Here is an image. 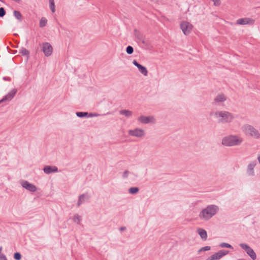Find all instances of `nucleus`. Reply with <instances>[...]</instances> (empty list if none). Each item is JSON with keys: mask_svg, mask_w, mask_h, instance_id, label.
<instances>
[{"mask_svg": "<svg viewBox=\"0 0 260 260\" xmlns=\"http://www.w3.org/2000/svg\"><path fill=\"white\" fill-rule=\"evenodd\" d=\"M257 159H258L259 163L260 164V155L258 156Z\"/></svg>", "mask_w": 260, "mask_h": 260, "instance_id": "42", "label": "nucleus"}, {"mask_svg": "<svg viewBox=\"0 0 260 260\" xmlns=\"http://www.w3.org/2000/svg\"><path fill=\"white\" fill-rule=\"evenodd\" d=\"M6 15V11L3 7L0 8V17H3Z\"/></svg>", "mask_w": 260, "mask_h": 260, "instance_id": "32", "label": "nucleus"}, {"mask_svg": "<svg viewBox=\"0 0 260 260\" xmlns=\"http://www.w3.org/2000/svg\"><path fill=\"white\" fill-rule=\"evenodd\" d=\"M14 2L17 3H20V2H21V0H13Z\"/></svg>", "mask_w": 260, "mask_h": 260, "instance_id": "40", "label": "nucleus"}, {"mask_svg": "<svg viewBox=\"0 0 260 260\" xmlns=\"http://www.w3.org/2000/svg\"><path fill=\"white\" fill-rule=\"evenodd\" d=\"M20 53L23 56H28L29 54V51L26 48L22 47L19 50Z\"/></svg>", "mask_w": 260, "mask_h": 260, "instance_id": "25", "label": "nucleus"}, {"mask_svg": "<svg viewBox=\"0 0 260 260\" xmlns=\"http://www.w3.org/2000/svg\"><path fill=\"white\" fill-rule=\"evenodd\" d=\"M213 2L214 5L215 6H219L221 4L220 0H213Z\"/></svg>", "mask_w": 260, "mask_h": 260, "instance_id": "35", "label": "nucleus"}, {"mask_svg": "<svg viewBox=\"0 0 260 260\" xmlns=\"http://www.w3.org/2000/svg\"><path fill=\"white\" fill-rule=\"evenodd\" d=\"M218 211L219 207L217 205H208L200 212L199 217L201 220L208 221L216 215Z\"/></svg>", "mask_w": 260, "mask_h": 260, "instance_id": "1", "label": "nucleus"}, {"mask_svg": "<svg viewBox=\"0 0 260 260\" xmlns=\"http://www.w3.org/2000/svg\"><path fill=\"white\" fill-rule=\"evenodd\" d=\"M126 229V228L124 226H121L119 230L120 231H123Z\"/></svg>", "mask_w": 260, "mask_h": 260, "instance_id": "39", "label": "nucleus"}, {"mask_svg": "<svg viewBox=\"0 0 260 260\" xmlns=\"http://www.w3.org/2000/svg\"><path fill=\"white\" fill-rule=\"evenodd\" d=\"M210 249H211L210 246H205V247H203L200 248L198 251V253H200L201 252L203 251L210 250Z\"/></svg>", "mask_w": 260, "mask_h": 260, "instance_id": "31", "label": "nucleus"}, {"mask_svg": "<svg viewBox=\"0 0 260 260\" xmlns=\"http://www.w3.org/2000/svg\"><path fill=\"white\" fill-rule=\"evenodd\" d=\"M256 161L255 160L248 165L247 173L248 174V175L252 176L254 175V168L256 166Z\"/></svg>", "mask_w": 260, "mask_h": 260, "instance_id": "17", "label": "nucleus"}, {"mask_svg": "<svg viewBox=\"0 0 260 260\" xmlns=\"http://www.w3.org/2000/svg\"><path fill=\"white\" fill-rule=\"evenodd\" d=\"M238 260H246V259H243V258H240V259H238Z\"/></svg>", "mask_w": 260, "mask_h": 260, "instance_id": "44", "label": "nucleus"}, {"mask_svg": "<svg viewBox=\"0 0 260 260\" xmlns=\"http://www.w3.org/2000/svg\"><path fill=\"white\" fill-rule=\"evenodd\" d=\"M223 256L221 251L219 250L218 252L212 254L211 256L208 257L206 260H218L222 258Z\"/></svg>", "mask_w": 260, "mask_h": 260, "instance_id": "19", "label": "nucleus"}, {"mask_svg": "<svg viewBox=\"0 0 260 260\" xmlns=\"http://www.w3.org/2000/svg\"><path fill=\"white\" fill-rule=\"evenodd\" d=\"M219 247L222 248H229L232 249H233V247L230 244L227 243H221L219 244Z\"/></svg>", "mask_w": 260, "mask_h": 260, "instance_id": "27", "label": "nucleus"}, {"mask_svg": "<svg viewBox=\"0 0 260 260\" xmlns=\"http://www.w3.org/2000/svg\"><path fill=\"white\" fill-rule=\"evenodd\" d=\"M85 196L87 197V199H89L90 198V197L86 194H82L79 196L77 203V206H80L84 202L83 199Z\"/></svg>", "mask_w": 260, "mask_h": 260, "instance_id": "22", "label": "nucleus"}, {"mask_svg": "<svg viewBox=\"0 0 260 260\" xmlns=\"http://www.w3.org/2000/svg\"><path fill=\"white\" fill-rule=\"evenodd\" d=\"M42 50L44 52V55L47 57L50 56L53 51L51 45L49 43L45 42L42 44Z\"/></svg>", "mask_w": 260, "mask_h": 260, "instance_id": "6", "label": "nucleus"}, {"mask_svg": "<svg viewBox=\"0 0 260 260\" xmlns=\"http://www.w3.org/2000/svg\"><path fill=\"white\" fill-rule=\"evenodd\" d=\"M139 191V188L137 187H132L128 189V192L132 194L137 193Z\"/></svg>", "mask_w": 260, "mask_h": 260, "instance_id": "24", "label": "nucleus"}, {"mask_svg": "<svg viewBox=\"0 0 260 260\" xmlns=\"http://www.w3.org/2000/svg\"><path fill=\"white\" fill-rule=\"evenodd\" d=\"M198 233L200 236L201 238L204 240H206L207 239V232L203 229L199 228L198 229Z\"/></svg>", "mask_w": 260, "mask_h": 260, "instance_id": "20", "label": "nucleus"}, {"mask_svg": "<svg viewBox=\"0 0 260 260\" xmlns=\"http://www.w3.org/2000/svg\"><path fill=\"white\" fill-rule=\"evenodd\" d=\"M13 14H14V17L19 22H21L22 20V15L19 11L15 10L13 12Z\"/></svg>", "mask_w": 260, "mask_h": 260, "instance_id": "23", "label": "nucleus"}, {"mask_svg": "<svg viewBox=\"0 0 260 260\" xmlns=\"http://www.w3.org/2000/svg\"><path fill=\"white\" fill-rule=\"evenodd\" d=\"M226 100V98L223 94H219L215 97L212 104L217 105L220 102H224Z\"/></svg>", "mask_w": 260, "mask_h": 260, "instance_id": "15", "label": "nucleus"}, {"mask_svg": "<svg viewBox=\"0 0 260 260\" xmlns=\"http://www.w3.org/2000/svg\"><path fill=\"white\" fill-rule=\"evenodd\" d=\"M128 135L138 138H141L144 136V131L141 128H135L128 131Z\"/></svg>", "mask_w": 260, "mask_h": 260, "instance_id": "8", "label": "nucleus"}, {"mask_svg": "<svg viewBox=\"0 0 260 260\" xmlns=\"http://www.w3.org/2000/svg\"><path fill=\"white\" fill-rule=\"evenodd\" d=\"M0 260H7L6 255L3 253L0 254Z\"/></svg>", "mask_w": 260, "mask_h": 260, "instance_id": "36", "label": "nucleus"}, {"mask_svg": "<svg viewBox=\"0 0 260 260\" xmlns=\"http://www.w3.org/2000/svg\"><path fill=\"white\" fill-rule=\"evenodd\" d=\"M17 91V90L16 89H13L0 101V103L11 100L16 94Z\"/></svg>", "mask_w": 260, "mask_h": 260, "instance_id": "13", "label": "nucleus"}, {"mask_svg": "<svg viewBox=\"0 0 260 260\" xmlns=\"http://www.w3.org/2000/svg\"><path fill=\"white\" fill-rule=\"evenodd\" d=\"M133 63L134 66L137 67L139 69V72L144 75V76H147L148 74V71L146 67L141 65L139 63L137 62L136 60H134L133 61Z\"/></svg>", "mask_w": 260, "mask_h": 260, "instance_id": "12", "label": "nucleus"}, {"mask_svg": "<svg viewBox=\"0 0 260 260\" xmlns=\"http://www.w3.org/2000/svg\"><path fill=\"white\" fill-rule=\"evenodd\" d=\"M21 185L23 188L30 191L35 192L37 190L36 186L32 184L29 183L27 181H22L21 183Z\"/></svg>", "mask_w": 260, "mask_h": 260, "instance_id": "11", "label": "nucleus"}, {"mask_svg": "<svg viewBox=\"0 0 260 260\" xmlns=\"http://www.w3.org/2000/svg\"><path fill=\"white\" fill-rule=\"evenodd\" d=\"M47 23V20L45 17H42L40 21L39 25L40 27H43L46 26Z\"/></svg>", "mask_w": 260, "mask_h": 260, "instance_id": "26", "label": "nucleus"}, {"mask_svg": "<svg viewBox=\"0 0 260 260\" xmlns=\"http://www.w3.org/2000/svg\"><path fill=\"white\" fill-rule=\"evenodd\" d=\"M153 119V117L142 115L139 117L138 120L142 123L147 124L151 122V119Z\"/></svg>", "mask_w": 260, "mask_h": 260, "instance_id": "18", "label": "nucleus"}, {"mask_svg": "<svg viewBox=\"0 0 260 260\" xmlns=\"http://www.w3.org/2000/svg\"><path fill=\"white\" fill-rule=\"evenodd\" d=\"M22 256L20 253L18 252H16L14 254V258L15 260H20L21 259Z\"/></svg>", "mask_w": 260, "mask_h": 260, "instance_id": "29", "label": "nucleus"}, {"mask_svg": "<svg viewBox=\"0 0 260 260\" xmlns=\"http://www.w3.org/2000/svg\"><path fill=\"white\" fill-rule=\"evenodd\" d=\"M134 35L138 42H141L143 44H145V38L143 34L137 28L134 30Z\"/></svg>", "mask_w": 260, "mask_h": 260, "instance_id": "10", "label": "nucleus"}, {"mask_svg": "<svg viewBox=\"0 0 260 260\" xmlns=\"http://www.w3.org/2000/svg\"><path fill=\"white\" fill-rule=\"evenodd\" d=\"M54 3V0H49V4Z\"/></svg>", "mask_w": 260, "mask_h": 260, "instance_id": "41", "label": "nucleus"}, {"mask_svg": "<svg viewBox=\"0 0 260 260\" xmlns=\"http://www.w3.org/2000/svg\"><path fill=\"white\" fill-rule=\"evenodd\" d=\"M50 8L51 9V11L52 12L54 13L55 12V4L52 3L50 4Z\"/></svg>", "mask_w": 260, "mask_h": 260, "instance_id": "33", "label": "nucleus"}, {"mask_svg": "<svg viewBox=\"0 0 260 260\" xmlns=\"http://www.w3.org/2000/svg\"><path fill=\"white\" fill-rule=\"evenodd\" d=\"M76 115L80 118L83 117H92L93 116H96L98 115L96 113H88L87 112H77L76 113Z\"/></svg>", "mask_w": 260, "mask_h": 260, "instance_id": "16", "label": "nucleus"}, {"mask_svg": "<svg viewBox=\"0 0 260 260\" xmlns=\"http://www.w3.org/2000/svg\"><path fill=\"white\" fill-rule=\"evenodd\" d=\"M3 79L4 80H6V81H10L11 80V78L10 77H4L3 78Z\"/></svg>", "mask_w": 260, "mask_h": 260, "instance_id": "38", "label": "nucleus"}, {"mask_svg": "<svg viewBox=\"0 0 260 260\" xmlns=\"http://www.w3.org/2000/svg\"><path fill=\"white\" fill-rule=\"evenodd\" d=\"M255 20L250 18H240L236 21V23L239 25H253L254 23Z\"/></svg>", "mask_w": 260, "mask_h": 260, "instance_id": "9", "label": "nucleus"}, {"mask_svg": "<svg viewBox=\"0 0 260 260\" xmlns=\"http://www.w3.org/2000/svg\"><path fill=\"white\" fill-rule=\"evenodd\" d=\"M214 116L218 123H229L234 119L233 114L226 111H217L214 113Z\"/></svg>", "mask_w": 260, "mask_h": 260, "instance_id": "2", "label": "nucleus"}, {"mask_svg": "<svg viewBox=\"0 0 260 260\" xmlns=\"http://www.w3.org/2000/svg\"><path fill=\"white\" fill-rule=\"evenodd\" d=\"M126 52L128 54H132L134 52V48L131 46H128L126 48Z\"/></svg>", "mask_w": 260, "mask_h": 260, "instance_id": "28", "label": "nucleus"}, {"mask_svg": "<svg viewBox=\"0 0 260 260\" xmlns=\"http://www.w3.org/2000/svg\"><path fill=\"white\" fill-rule=\"evenodd\" d=\"M2 249H3L2 247V246H1V247H0V254H1V251H2Z\"/></svg>", "mask_w": 260, "mask_h": 260, "instance_id": "43", "label": "nucleus"}, {"mask_svg": "<svg viewBox=\"0 0 260 260\" xmlns=\"http://www.w3.org/2000/svg\"><path fill=\"white\" fill-rule=\"evenodd\" d=\"M129 173V172L128 170H125L123 173V175H122L123 178H127L128 177Z\"/></svg>", "mask_w": 260, "mask_h": 260, "instance_id": "34", "label": "nucleus"}, {"mask_svg": "<svg viewBox=\"0 0 260 260\" xmlns=\"http://www.w3.org/2000/svg\"><path fill=\"white\" fill-rule=\"evenodd\" d=\"M221 253H222V255L224 256V255L228 254L229 253V251L227 250H221Z\"/></svg>", "mask_w": 260, "mask_h": 260, "instance_id": "37", "label": "nucleus"}, {"mask_svg": "<svg viewBox=\"0 0 260 260\" xmlns=\"http://www.w3.org/2000/svg\"><path fill=\"white\" fill-rule=\"evenodd\" d=\"M43 171L46 174H49L52 173L57 172L58 168L56 166H46L43 168Z\"/></svg>", "mask_w": 260, "mask_h": 260, "instance_id": "14", "label": "nucleus"}, {"mask_svg": "<svg viewBox=\"0 0 260 260\" xmlns=\"http://www.w3.org/2000/svg\"><path fill=\"white\" fill-rule=\"evenodd\" d=\"M73 219L75 222L79 223L81 221V218L79 215L76 214L74 216Z\"/></svg>", "mask_w": 260, "mask_h": 260, "instance_id": "30", "label": "nucleus"}, {"mask_svg": "<svg viewBox=\"0 0 260 260\" xmlns=\"http://www.w3.org/2000/svg\"><path fill=\"white\" fill-rule=\"evenodd\" d=\"M239 246L245 250L252 260H255L256 258L255 252L248 245L245 243H240Z\"/></svg>", "mask_w": 260, "mask_h": 260, "instance_id": "5", "label": "nucleus"}, {"mask_svg": "<svg viewBox=\"0 0 260 260\" xmlns=\"http://www.w3.org/2000/svg\"><path fill=\"white\" fill-rule=\"evenodd\" d=\"M119 113L120 114L124 115L125 117L128 118L132 116L133 112L132 111L128 110H122L119 111Z\"/></svg>", "mask_w": 260, "mask_h": 260, "instance_id": "21", "label": "nucleus"}, {"mask_svg": "<svg viewBox=\"0 0 260 260\" xmlns=\"http://www.w3.org/2000/svg\"><path fill=\"white\" fill-rule=\"evenodd\" d=\"M243 139L237 136L230 135L224 137L222 140V144L225 146H233L240 145Z\"/></svg>", "mask_w": 260, "mask_h": 260, "instance_id": "3", "label": "nucleus"}, {"mask_svg": "<svg viewBox=\"0 0 260 260\" xmlns=\"http://www.w3.org/2000/svg\"><path fill=\"white\" fill-rule=\"evenodd\" d=\"M180 28L184 34L187 35L190 32L192 25L187 21H183L180 24Z\"/></svg>", "mask_w": 260, "mask_h": 260, "instance_id": "7", "label": "nucleus"}, {"mask_svg": "<svg viewBox=\"0 0 260 260\" xmlns=\"http://www.w3.org/2000/svg\"><path fill=\"white\" fill-rule=\"evenodd\" d=\"M242 129L244 133L248 136H250L255 139L260 138V133L252 125L250 124H245L242 127Z\"/></svg>", "mask_w": 260, "mask_h": 260, "instance_id": "4", "label": "nucleus"}]
</instances>
